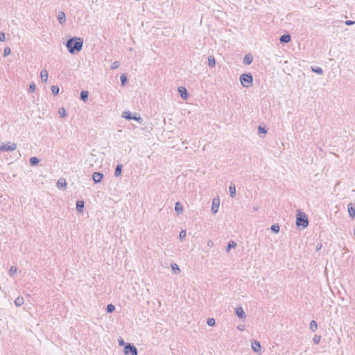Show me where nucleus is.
Listing matches in <instances>:
<instances>
[{"label": "nucleus", "mask_w": 355, "mask_h": 355, "mask_svg": "<svg viewBox=\"0 0 355 355\" xmlns=\"http://www.w3.org/2000/svg\"><path fill=\"white\" fill-rule=\"evenodd\" d=\"M236 315L241 318L245 317V312L241 307L236 308Z\"/></svg>", "instance_id": "obj_16"}, {"label": "nucleus", "mask_w": 355, "mask_h": 355, "mask_svg": "<svg viewBox=\"0 0 355 355\" xmlns=\"http://www.w3.org/2000/svg\"><path fill=\"white\" fill-rule=\"evenodd\" d=\"M83 41L80 38L71 39L67 42V46L69 51L73 53L75 51H79L83 47Z\"/></svg>", "instance_id": "obj_1"}, {"label": "nucleus", "mask_w": 355, "mask_h": 355, "mask_svg": "<svg viewBox=\"0 0 355 355\" xmlns=\"http://www.w3.org/2000/svg\"><path fill=\"white\" fill-rule=\"evenodd\" d=\"M58 18L61 24L64 23L66 20L65 14L63 12H59Z\"/></svg>", "instance_id": "obj_19"}, {"label": "nucleus", "mask_w": 355, "mask_h": 355, "mask_svg": "<svg viewBox=\"0 0 355 355\" xmlns=\"http://www.w3.org/2000/svg\"><path fill=\"white\" fill-rule=\"evenodd\" d=\"M121 165H118L115 170V175L119 176L121 173Z\"/></svg>", "instance_id": "obj_25"}, {"label": "nucleus", "mask_w": 355, "mask_h": 355, "mask_svg": "<svg viewBox=\"0 0 355 355\" xmlns=\"http://www.w3.org/2000/svg\"><path fill=\"white\" fill-rule=\"evenodd\" d=\"M220 205V200L218 198H214L212 202L211 209L214 213H216L218 210Z\"/></svg>", "instance_id": "obj_6"}, {"label": "nucleus", "mask_w": 355, "mask_h": 355, "mask_svg": "<svg viewBox=\"0 0 355 355\" xmlns=\"http://www.w3.org/2000/svg\"><path fill=\"white\" fill-rule=\"evenodd\" d=\"M207 324L209 326H214L215 324V320L214 318L208 319Z\"/></svg>", "instance_id": "obj_33"}, {"label": "nucleus", "mask_w": 355, "mask_h": 355, "mask_svg": "<svg viewBox=\"0 0 355 355\" xmlns=\"http://www.w3.org/2000/svg\"><path fill=\"white\" fill-rule=\"evenodd\" d=\"M175 211L180 214V213H182V210H183V208H182V206L181 205V203L180 202H177L175 203Z\"/></svg>", "instance_id": "obj_18"}, {"label": "nucleus", "mask_w": 355, "mask_h": 355, "mask_svg": "<svg viewBox=\"0 0 355 355\" xmlns=\"http://www.w3.org/2000/svg\"><path fill=\"white\" fill-rule=\"evenodd\" d=\"M291 37L289 35H283L280 37V42L284 43H288L291 41Z\"/></svg>", "instance_id": "obj_15"}, {"label": "nucleus", "mask_w": 355, "mask_h": 355, "mask_svg": "<svg viewBox=\"0 0 355 355\" xmlns=\"http://www.w3.org/2000/svg\"><path fill=\"white\" fill-rule=\"evenodd\" d=\"M348 213L352 219L355 217V207L352 204L348 205Z\"/></svg>", "instance_id": "obj_9"}, {"label": "nucleus", "mask_w": 355, "mask_h": 355, "mask_svg": "<svg viewBox=\"0 0 355 355\" xmlns=\"http://www.w3.org/2000/svg\"><path fill=\"white\" fill-rule=\"evenodd\" d=\"M120 79H121V83L123 85H125V83H126L127 81V78H126V76L125 74H122L120 77Z\"/></svg>", "instance_id": "obj_31"}, {"label": "nucleus", "mask_w": 355, "mask_h": 355, "mask_svg": "<svg viewBox=\"0 0 355 355\" xmlns=\"http://www.w3.org/2000/svg\"><path fill=\"white\" fill-rule=\"evenodd\" d=\"M271 230H272L274 232L277 233V232H279V225H272V227H271Z\"/></svg>", "instance_id": "obj_29"}, {"label": "nucleus", "mask_w": 355, "mask_h": 355, "mask_svg": "<svg viewBox=\"0 0 355 355\" xmlns=\"http://www.w3.org/2000/svg\"><path fill=\"white\" fill-rule=\"evenodd\" d=\"M320 336H315L314 338H313V341L315 343H318L320 342Z\"/></svg>", "instance_id": "obj_41"}, {"label": "nucleus", "mask_w": 355, "mask_h": 355, "mask_svg": "<svg viewBox=\"0 0 355 355\" xmlns=\"http://www.w3.org/2000/svg\"><path fill=\"white\" fill-rule=\"evenodd\" d=\"M10 53V49L9 47H6L3 50V54L5 56L8 55Z\"/></svg>", "instance_id": "obj_34"}, {"label": "nucleus", "mask_w": 355, "mask_h": 355, "mask_svg": "<svg viewBox=\"0 0 355 355\" xmlns=\"http://www.w3.org/2000/svg\"><path fill=\"white\" fill-rule=\"evenodd\" d=\"M186 231L185 230H182L180 233V238L181 239H184L185 237H186Z\"/></svg>", "instance_id": "obj_36"}, {"label": "nucleus", "mask_w": 355, "mask_h": 355, "mask_svg": "<svg viewBox=\"0 0 355 355\" xmlns=\"http://www.w3.org/2000/svg\"><path fill=\"white\" fill-rule=\"evenodd\" d=\"M119 66V62L116 61L112 63L111 68H112V69H115L118 68Z\"/></svg>", "instance_id": "obj_35"}, {"label": "nucleus", "mask_w": 355, "mask_h": 355, "mask_svg": "<svg viewBox=\"0 0 355 355\" xmlns=\"http://www.w3.org/2000/svg\"><path fill=\"white\" fill-rule=\"evenodd\" d=\"M59 87L58 86H52L51 87V92L53 94L57 95L59 93Z\"/></svg>", "instance_id": "obj_26"}, {"label": "nucleus", "mask_w": 355, "mask_h": 355, "mask_svg": "<svg viewBox=\"0 0 355 355\" xmlns=\"http://www.w3.org/2000/svg\"><path fill=\"white\" fill-rule=\"evenodd\" d=\"M30 162L32 165H35L38 162V159L36 157H31L30 159Z\"/></svg>", "instance_id": "obj_32"}, {"label": "nucleus", "mask_w": 355, "mask_h": 355, "mask_svg": "<svg viewBox=\"0 0 355 355\" xmlns=\"http://www.w3.org/2000/svg\"><path fill=\"white\" fill-rule=\"evenodd\" d=\"M230 193L232 197H234L236 195V188L235 186L231 184L229 187Z\"/></svg>", "instance_id": "obj_20"}, {"label": "nucleus", "mask_w": 355, "mask_h": 355, "mask_svg": "<svg viewBox=\"0 0 355 355\" xmlns=\"http://www.w3.org/2000/svg\"><path fill=\"white\" fill-rule=\"evenodd\" d=\"M318 328V325L315 321L312 320L310 323V329L312 331H315Z\"/></svg>", "instance_id": "obj_21"}, {"label": "nucleus", "mask_w": 355, "mask_h": 355, "mask_svg": "<svg viewBox=\"0 0 355 355\" xmlns=\"http://www.w3.org/2000/svg\"><path fill=\"white\" fill-rule=\"evenodd\" d=\"M236 245V243L234 241H230L227 246V251L231 249L235 248Z\"/></svg>", "instance_id": "obj_30"}, {"label": "nucleus", "mask_w": 355, "mask_h": 355, "mask_svg": "<svg viewBox=\"0 0 355 355\" xmlns=\"http://www.w3.org/2000/svg\"><path fill=\"white\" fill-rule=\"evenodd\" d=\"M59 113L62 117H64L66 114V111L64 108H62L59 110Z\"/></svg>", "instance_id": "obj_38"}, {"label": "nucleus", "mask_w": 355, "mask_h": 355, "mask_svg": "<svg viewBox=\"0 0 355 355\" xmlns=\"http://www.w3.org/2000/svg\"><path fill=\"white\" fill-rule=\"evenodd\" d=\"M29 89L32 91V92H34L35 89V85L34 83H31L29 86Z\"/></svg>", "instance_id": "obj_40"}, {"label": "nucleus", "mask_w": 355, "mask_h": 355, "mask_svg": "<svg viewBox=\"0 0 355 355\" xmlns=\"http://www.w3.org/2000/svg\"><path fill=\"white\" fill-rule=\"evenodd\" d=\"M80 97L83 101H86L88 97V92L87 91H82L80 93Z\"/></svg>", "instance_id": "obj_22"}, {"label": "nucleus", "mask_w": 355, "mask_h": 355, "mask_svg": "<svg viewBox=\"0 0 355 355\" xmlns=\"http://www.w3.org/2000/svg\"><path fill=\"white\" fill-rule=\"evenodd\" d=\"M171 268L173 272L178 273L180 272V268L176 263L171 264Z\"/></svg>", "instance_id": "obj_27"}, {"label": "nucleus", "mask_w": 355, "mask_h": 355, "mask_svg": "<svg viewBox=\"0 0 355 355\" xmlns=\"http://www.w3.org/2000/svg\"><path fill=\"white\" fill-rule=\"evenodd\" d=\"M84 208V201L78 200L76 202V209L79 212H82Z\"/></svg>", "instance_id": "obj_14"}, {"label": "nucleus", "mask_w": 355, "mask_h": 355, "mask_svg": "<svg viewBox=\"0 0 355 355\" xmlns=\"http://www.w3.org/2000/svg\"><path fill=\"white\" fill-rule=\"evenodd\" d=\"M259 132L260 133H263V134L266 133V130H265V128H262L261 126L259 127Z\"/></svg>", "instance_id": "obj_39"}, {"label": "nucleus", "mask_w": 355, "mask_h": 355, "mask_svg": "<svg viewBox=\"0 0 355 355\" xmlns=\"http://www.w3.org/2000/svg\"><path fill=\"white\" fill-rule=\"evenodd\" d=\"M313 71H315L319 74H321L322 73V70L320 68H318L316 69H313Z\"/></svg>", "instance_id": "obj_43"}, {"label": "nucleus", "mask_w": 355, "mask_h": 355, "mask_svg": "<svg viewBox=\"0 0 355 355\" xmlns=\"http://www.w3.org/2000/svg\"><path fill=\"white\" fill-rule=\"evenodd\" d=\"M23 302H24V299H23V297H18L15 300V304H16L17 306H20V305H21V304H23Z\"/></svg>", "instance_id": "obj_24"}, {"label": "nucleus", "mask_w": 355, "mask_h": 355, "mask_svg": "<svg viewBox=\"0 0 355 355\" xmlns=\"http://www.w3.org/2000/svg\"><path fill=\"white\" fill-rule=\"evenodd\" d=\"M252 56L250 54H248L244 57L243 62L245 64H250L252 62Z\"/></svg>", "instance_id": "obj_13"}, {"label": "nucleus", "mask_w": 355, "mask_h": 355, "mask_svg": "<svg viewBox=\"0 0 355 355\" xmlns=\"http://www.w3.org/2000/svg\"><path fill=\"white\" fill-rule=\"evenodd\" d=\"M123 116L127 119H135V120H137V121H139L141 119L140 117H132V115H131V113L129 112H125L123 114Z\"/></svg>", "instance_id": "obj_11"}, {"label": "nucleus", "mask_w": 355, "mask_h": 355, "mask_svg": "<svg viewBox=\"0 0 355 355\" xmlns=\"http://www.w3.org/2000/svg\"><path fill=\"white\" fill-rule=\"evenodd\" d=\"M17 271V268L14 266H12L10 268V275H13Z\"/></svg>", "instance_id": "obj_37"}, {"label": "nucleus", "mask_w": 355, "mask_h": 355, "mask_svg": "<svg viewBox=\"0 0 355 355\" xmlns=\"http://www.w3.org/2000/svg\"><path fill=\"white\" fill-rule=\"evenodd\" d=\"M16 149V144H3L0 147V151H12Z\"/></svg>", "instance_id": "obj_5"}, {"label": "nucleus", "mask_w": 355, "mask_h": 355, "mask_svg": "<svg viewBox=\"0 0 355 355\" xmlns=\"http://www.w3.org/2000/svg\"><path fill=\"white\" fill-rule=\"evenodd\" d=\"M240 80L243 87H249L252 83V76L250 74H243Z\"/></svg>", "instance_id": "obj_3"}, {"label": "nucleus", "mask_w": 355, "mask_h": 355, "mask_svg": "<svg viewBox=\"0 0 355 355\" xmlns=\"http://www.w3.org/2000/svg\"><path fill=\"white\" fill-rule=\"evenodd\" d=\"M5 38V34L3 33H0V41H4Z\"/></svg>", "instance_id": "obj_42"}, {"label": "nucleus", "mask_w": 355, "mask_h": 355, "mask_svg": "<svg viewBox=\"0 0 355 355\" xmlns=\"http://www.w3.org/2000/svg\"><path fill=\"white\" fill-rule=\"evenodd\" d=\"M296 225L297 226H302L303 228L308 226L309 220L304 213L299 211L297 214Z\"/></svg>", "instance_id": "obj_2"}, {"label": "nucleus", "mask_w": 355, "mask_h": 355, "mask_svg": "<svg viewBox=\"0 0 355 355\" xmlns=\"http://www.w3.org/2000/svg\"><path fill=\"white\" fill-rule=\"evenodd\" d=\"M114 309H115V307L112 304H108L107 306V311L108 313H112V311H114Z\"/></svg>", "instance_id": "obj_28"}, {"label": "nucleus", "mask_w": 355, "mask_h": 355, "mask_svg": "<svg viewBox=\"0 0 355 355\" xmlns=\"http://www.w3.org/2000/svg\"><path fill=\"white\" fill-rule=\"evenodd\" d=\"M67 185V182L64 178H61L58 180L57 182V186L59 188H64Z\"/></svg>", "instance_id": "obj_17"}, {"label": "nucleus", "mask_w": 355, "mask_h": 355, "mask_svg": "<svg viewBox=\"0 0 355 355\" xmlns=\"http://www.w3.org/2000/svg\"><path fill=\"white\" fill-rule=\"evenodd\" d=\"M178 92L180 94V96L184 98V99H187V89L185 87H180L178 88Z\"/></svg>", "instance_id": "obj_8"}, {"label": "nucleus", "mask_w": 355, "mask_h": 355, "mask_svg": "<svg viewBox=\"0 0 355 355\" xmlns=\"http://www.w3.org/2000/svg\"><path fill=\"white\" fill-rule=\"evenodd\" d=\"M48 71L46 70H42L40 73V78L44 83H46L48 80Z\"/></svg>", "instance_id": "obj_10"}, {"label": "nucleus", "mask_w": 355, "mask_h": 355, "mask_svg": "<svg viewBox=\"0 0 355 355\" xmlns=\"http://www.w3.org/2000/svg\"><path fill=\"white\" fill-rule=\"evenodd\" d=\"M119 345H125V343L123 342V340H119Z\"/></svg>", "instance_id": "obj_45"}, {"label": "nucleus", "mask_w": 355, "mask_h": 355, "mask_svg": "<svg viewBox=\"0 0 355 355\" xmlns=\"http://www.w3.org/2000/svg\"><path fill=\"white\" fill-rule=\"evenodd\" d=\"M124 352L125 355H137L136 347L130 344L125 346Z\"/></svg>", "instance_id": "obj_4"}, {"label": "nucleus", "mask_w": 355, "mask_h": 355, "mask_svg": "<svg viewBox=\"0 0 355 355\" xmlns=\"http://www.w3.org/2000/svg\"><path fill=\"white\" fill-rule=\"evenodd\" d=\"M208 63H209V65L211 67H213L215 66L216 64V61H215V59L214 58L210 56L208 58Z\"/></svg>", "instance_id": "obj_23"}, {"label": "nucleus", "mask_w": 355, "mask_h": 355, "mask_svg": "<svg viewBox=\"0 0 355 355\" xmlns=\"http://www.w3.org/2000/svg\"><path fill=\"white\" fill-rule=\"evenodd\" d=\"M345 24H346L347 25H352V24H354V21L349 20V21H345Z\"/></svg>", "instance_id": "obj_44"}, {"label": "nucleus", "mask_w": 355, "mask_h": 355, "mask_svg": "<svg viewBox=\"0 0 355 355\" xmlns=\"http://www.w3.org/2000/svg\"><path fill=\"white\" fill-rule=\"evenodd\" d=\"M103 175L101 173L95 172L92 175L93 180L95 183L100 182L103 179Z\"/></svg>", "instance_id": "obj_7"}, {"label": "nucleus", "mask_w": 355, "mask_h": 355, "mask_svg": "<svg viewBox=\"0 0 355 355\" xmlns=\"http://www.w3.org/2000/svg\"><path fill=\"white\" fill-rule=\"evenodd\" d=\"M252 348L254 352H259L261 350V345L258 341H253L252 343Z\"/></svg>", "instance_id": "obj_12"}]
</instances>
